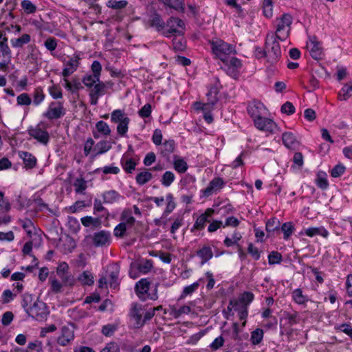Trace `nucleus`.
Listing matches in <instances>:
<instances>
[{"mask_svg":"<svg viewBox=\"0 0 352 352\" xmlns=\"http://www.w3.org/2000/svg\"><path fill=\"white\" fill-rule=\"evenodd\" d=\"M126 231V225L124 224V223L120 222L114 228L113 234L116 237L122 238L124 236Z\"/></svg>","mask_w":352,"mask_h":352,"instance_id":"nucleus-58","label":"nucleus"},{"mask_svg":"<svg viewBox=\"0 0 352 352\" xmlns=\"http://www.w3.org/2000/svg\"><path fill=\"white\" fill-rule=\"evenodd\" d=\"M280 226V222L276 218L270 219L266 223V230L268 232H274V230H278Z\"/></svg>","mask_w":352,"mask_h":352,"instance_id":"nucleus-53","label":"nucleus"},{"mask_svg":"<svg viewBox=\"0 0 352 352\" xmlns=\"http://www.w3.org/2000/svg\"><path fill=\"white\" fill-rule=\"evenodd\" d=\"M281 230L284 233V238L288 239L294 231V226L290 222L285 223L281 226Z\"/></svg>","mask_w":352,"mask_h":352,"instance_id":"nucleus-63","label":"nucleus"},{"mask_svg":"<svg viewBox=\"0 0 352 352\" xmlns=\"http://www.w3.org/2000/svg\"><path fill=\"white\" fill-rule=\"evenodd\" d=\"M214 213V210L211 208H208L204 214H201L199 217H197L193 228L196 230H202L204 228L206 223L209 221L208 218L212 216Z\"/></svg>","mask_w":352,"mask_h":352,"instance_id":"nucleus-19","label":"nucleus"},{"mask_svg":"<svg viewBox=\"0 0 352 352\" xmlns=\"http://www.w3.org/2000/svg\"><path fill=\"white\" fill-rule=\"evenodd\" d=\"M21 8L27 14H31L36 11V6L30 0H23L21 2Z\"/></svg>","mask_w":352,"mask_h":352,"instance_id":"nucleus-54","label":"nucleus"},{"mask_svg":"<svg viewBox=\"0 0 352 352\" xmlns=\"http://www.w3.org/2000/svg\"><path fill=\"white\" fill-rule=\"evenodd\" d=\"M225 339L222 336L216 338L210 344V348L213 351H217L223 346Z\"/></svg>","mask_w":352,"mask_h":352,"instance_id":"nucleus-60","label":"nucleus"},{"mask_svg":"<svg viewBox=\"0 0 352 352\" xmlns=\"http://www.w3.org/2000/svg\"><path fill=\"white\" fill-rule=\"evenodd\" d=\"M272 0H264L263 3V14L267 19L272 16Z\"/></svg>","mask_w":352,"mask_h":352,"instance_id":"nucleus-50","label":"nucleus"},{"mask_svg":"<svg viewBox=\"0 0 352 352\" xmlns=\"http://www.w3.org/2000/svg\"><path fill=\"white\" fill-rule=\"evenodd\" d=\"M305 233L309 237L320 235L327 238L329 235V232L324 227L309 228L305 230Z\"/></svg>","mask_w":352,"mask_h":352,"instance_id":"nucleus-27","label":"nucleus"},{"mask_svg":"<svg viewBox=\"0 0 352 352\" xmlns=\"http://www.w3.org/2000/svg\"><path fill=\"white\" fill-rule=\"evenodd\" d=\"M49 92L54 99H59L63 97L62 91L60 87L53 85L49 88Z\"/></svg>","mask_w":352,"mask_h":352,"instance_id":"nucleus-61","label":"nucleus"},{"mask_svg":"<svg viewBox=\"0 0 352 352\" xmlns=\"http://www.w3.org/2000/svg\"><path fill=\"white\" fill-rule=\"evenodd\" d=\"M166 200L167 201V204L166 209L164 212V214L168 215L175 209L176 204L174 201L173 195L170 193L166 195Z\"/></svg>","mask_w":352,"mask_h":352,"instance_id":"nucleus-46","label":"nucleus"},{"mask_svg":"<svg viewBox=\"0 0 352 352\" xmlns=\"http://www.w3.org/2000/svg\"><path fill=\"white\" fill-rule=\"evenodd\" d=\"M293 300L299 305H303L309 300L307 296L302 294L300 289H296L292 292Z\"/></svg>","mask_w":352,"mask_h":352,"instance_id":"nucleus-36","label":"nucleus"},{"mask_svg":"<svg viewBox=\"0 0 352 352\" xmlns=\"http://www.w3.org/2000/svg\"><path fill=\"white\" fill-rule=\"evenodd\" d=\"M19 156L23 160L26 168H33L36 164V157L26 151H19Z\"/></svg>","mask_w":352,"mask_h":352,"instance_id":"nucleus-22","label":"nucleus"},{"mask_svg":"<svg viewBox=\"0 0 352 352\" xmlns=\"http://www.w3.org/2000/svg\"><path fill=\"white\" fill-rule=\"evenodd\" d=\"M241 234L239 232H235L232 236V238L226 237L224 240V244L228 246H232L234 244H236L238 241L241 239Z\"/></svg>","mask_w":352,"mask_h":352,"instance_id":"nucleus-57","label":"nucleus"},{"mask_svg":"<svg viewBox=\"0 0 352 352\" xmlns=\"http://www.w3.org/2000/svg\"><path fill=\"white\" fill-rule=\"evenodd\" d=\"M352 96V85L351 86L344 85L338 93V99L340 100H346Z\"/></svg>","mask_w":352,"mask_h":352,"instance_id":"nucleus-44","label":"nucleus"},{"mask_svg":"<svg viewBox=\"0 0 352 352\" xmlns=\"http://www.w3.org/2000/svg\"><path fill=\"white\" fill-rule=\"evenodd\" d=\"M27 314L36 320H43L49 314L47 305L41 300H36L32 306L26 309Z\"/></svg>","mask_w":352,"mask_h":352,"instance_id":"nucleus-6","label":"nucleus"},{"mask_svg":"<svg viewBox=\"0 0 352 352\" xmlns=\"http://www.w3.org/2000/svg\"><path fill=\"white\" fill-rule=\"evenodd\" d=\"M175 180V175L171 171H166L161 179L162 184L164 186H169Z\"/></svg>","mask_w":352,"mask_h":352,"instance_id":"nucleus-48","label":"nucleus"},{"mask_svg":"<svg viewBox=\"0 0 352 352\" xmlns=\"http://www.w3.org/2000/svg\"><path fill=\"white\" fill-rule=\"evenodd\" d=\"M111 234L109 232L101 230L93 236V243L95 246H103L110 243Z\"/></svg>","mask_w":352,"mask_h":352,"instance_id":"nucleus-13","label":"nucleus"},{"mask_svg":"<svg viewBox=\"0 0 352 352\" xmlns=\"http://www.w3.org/2000/svg\"><path fill=\"white\" fill-rule=\"evenodd\" d=\"M129 118L126 116L123 111L120 109L114 110L111 113V120L113 123H118Z\"/></svg>","mask_w":352,"mask_h":352,"instance_id":"nucleus-38","label":"nucleus"},{"mask_svg":"<svg viewBox=\"0 0 352 352\" xmlns=\"http://www.w3.org/2000/svg\"><path fill=\"white\" fill-rule=\"evenodd\" d=\"M282 261V255L278 252H272L268 255V262L270 265L280 263Z\"/></svg>","mask_w":352,"mask_h":352,"instance_id":"nucleus-56","label":"nucleus"},{"mask_svg":"<svg viewBox=\"0 0 352 352\" xmlns=\"http://www.w3.org/2000/svg\"><path fill=\"white\" fill-rule=\"evenodd\" d=\"M82 82L86 87L91 88L100 82V78L93 74H87L83 77Z\"/></svg>","mask_w":352,"mask_h":352,"instance_id":"nucleus-45","label":"nucleus"},{"mask_svg":"<svg viewBox=\"0 0 352 352\" xmlns=\"http://www.w3.org/2000/svg\"><path fill=\"white\" fill-rule=\"evenodd\" d=\"M197 255L201 259V264H204L213 256L212 248L208 245H204L197 251Z\"/></svg>","mask_w":352,"mask_h":352,"instance_id":"nucleus-24","label":"nucleus"},{"mask_svg":"<svg viewBox=\"0 0 352 352\" xmlns=\"http://www.w3.org/2000/svg\"><path fill=\"white\" fill-rule=\"evenodd\" d=\"M264 54L267 62L270 64L276 63L280 57L281 50L279 42L272 32L267 35Z\"/></svg>","mask_w":352,"mask_h":352,"instance_id":"nucleus-2","label":"nucleus"},{"mask_svg":"<svg viewBox=\"0 0 352 352\" xmlns=\"http://www.w3.org/2000/svg\"><path fill=\"white\" fill-rule=\"evenodd\" d=\"M224 63V69L226 73L233 78H236L239 76V69L241 67V60L236 57H231L228 62Z\"/></svg>","mask_w":352,"mask_h":352,"instance_id":"nucleus-10","label":"nucleus"},{"mask_svg":"<svg viewBox=\"0 0 352 352\" xmlns=\"http://www.w3.org/2000/svg\"><path fill=\"white\" fill-rule=\"evenodd\" d=\"M8 38L0 41V52L2 57H12L11 50L7 43Z\"/></svg>","mask_w":352,"mask_h":352,"instance_id":"nucleus-51","label":"nucleus"},{"mask_svg":"<svg viewBox=\"0 0 352 352\" xmlns=\"http://www.w3.org/2000/svg\"><path fill=\"white\" fill-rule=\"evenodd\" d=\"M65 113L63 105L60 102H52L50 104L43 116L49 120L58 119Z\"/></svg>","mask_w":352,"mask_h":352,"instance_id":"nucleus-9","label":"nucleus"},{"mask_svg":"<svg viewBox=\"0 0 352 352\" xmlns=\"http://www.w3.org/2000/svg\"><path fill=\"white\" fill-rule=\"evenodd\" d=\"M174 168L178 173H184L188 169L187 163L182 159H177L174 161Z\"/></svg>","mask_w":352,"mask_h":352,"instance_id":"nucleus-49","label":"nucleus"},{"mask_svg":"<svg viewBox=\"0 0 352 352\" xmlns=\"http://www.w3.org/2000/svg\"><path fill=\"white\" fill-rule=\"evenodd\" d=\"M264 109L263 104L260 102H254L248 107V114L253 118L254 122L256 119L261 118L263 111Z\"/></svg>","mask_w":352,"mask_h":352,"instance_id":"nucleus-18","label":"nucleus"},{"mask_svg":"<svg viewBox=\"0 0 352 352\" xmlns=\"http://www.w3.org/2000/svg\"><path fill=\"white\" fill-rule=\"evenodd\" d=\"M44 98L45 95L43 94V89L41 87H38L34 90V92L33 103L35 105H38L43 102Z\"/></svg>","mask_w":352,"mask_h":352,"instance_id":"nucleus-55","label":"nucleus"},{"mask_svg":"<svg viewBox=\"0 0 352 352\" xmlns=\"http://www.w3.org/2000/svg\"><path fill=\"white\" fill-rule=\"evenodd\" d=\"M164 5L175 9L177 12H184L185 10L184 0H159Z\"/></svg>","mask_w":352,"mask_h":352,"instance_id":"nucleus-28","label":"nucleus"},{"mask_svg":"<svg viewBox=\"0 0 352 352\" xmlns=\"http://www.w3.org/2000/svg\"><path fill=\"white\" fill-rule=\"evenodd\" d=\"M175 142L173 140L165 141L161 146L160 151L162 155L164 157H168L170 153L174 151Z\"/></svg>","mask_w":352,"mask_h":352,"instance_id":"nucleus-33","label":"nucleus"},{"mask_svg":"<svg viewBox=\"0 0 352 352\" xmlns=\"http://www.w3.org/2000/svg\"><path fill=\"white\" fill-rule=\"evenodd\" d=\"M50 280L51 283L52 291L54 293L60 292L63 285H64L63 282L60 283L57 278L52 277H50Z\"/></svg>","mask_w":352,"mask_h":352,"instance_id":"nucleus-59","label":"nucleus"},{"mask_svg":"<svg viewBox=\"0 0 352 352\" xmlns=\"http://www.w3.org/2000/svg\"><path fill=\"white\" fill-rule=\"evenodd\" d=\"M316 183L320 188L327 189L329 186V183L326 174L322 172H319L316 179Z\"/></svg>","mask_w":352,"mask_h":352,"instance_id":"nucleus-42","label":"nucleus"},{"mask_svg":"<svg viewBox=\"0 0 352 352\" xmlns=\"http://www.w3.org/2000/svg\"><path fill=\"white\" fill-rule=\"evenodd\" d=\"M191 311V308L188 305H184L179 308H177L175 305L169 307V315L175 318H178L182 315L188 314Z\"/></svg>","mask_w":352,"mask_h":352,"instance_id":"nucleus-23","label":"nucleus"},{"mask_svg":"<svg viewBox=\"0 0 352 352\" xmlns=\"http://www.w3.org/2000/svg\"><path fill=\"white\" fill-rule=\"evenodd\" d=\"M120 220L122 223H124V224L126 226L129 225L130 226H133L135 221L130 209H125L123 210L120 216Z\"/></svg>","mask_w":352,"mask_h":352,"instance_id":"nucleus-31","label":"nucleus"},{"mask_svg":"<svg viewBox=\"0 0 352 352\" xmlns=\"http://www.w3.org/2000/svg\"><path fill=\"white\" fill-rule=\"evenodd\" d=\"M254 125L258 129L269 133H273L276 128V124L272 120L264 117L256 119Z\"/></svg>","mask_w":352,"mask_h":352,"instance_id":"nucleus-12","label":"nucleus"},{"mask_svg":"<svg viewBox=\"0 0 352 352\" xmlns=\"http://www.w3.org/2000/svg\"><path fill=\"white\" fill-rule=\"evenodd\" d=\"M224 182L220 177L213 179L208 184V186L203 190L204 195L208 197L214 192L220 190L223 186Z\"/></svg>","mask_w":352,"mask_h":352,"instance_id":"nucleus-17","label":"nucleus"},{"mask_svg":"<svg viewBox=\"0 0 352 352\" xmlns=\"http://www.w3.org/2000/svg\"><path fill=\"white\" fill-rule=\"evenodd\" d=\"M133 264L135 265V268H137L138 272L141 274H146L153 267L152 261L150 260H145L141 263Z\"/></svg>","mask_w":352,"mask_h":352,"instance_id":"nucleus-35","label":"nucleus"},{"mask_svg":"<svg viewBox=\"0 0 352 352\" xmlns=\"http://www.w3.org/2000/svg\"><path fill=\"white\" fill-rule=\"evenodd\" d=\"M153 178V175L148 170L142 171L136 175L135 180L139 185H144Z\"/></svg>","mask_w":352,"mask_h":352,"instance_id":"nucleus-34","label":"nucleus"},{"mask_svg":"<svg viewBox=\"0 0 352 352\" xmlns=\"http://www.w3.org/2000/svg\"><path fill=\"white\" fill-rule=\"evenodd\" d=\"M150 28L166 37L176 36L184 34V23H149Z\"/></svg>","mask_w":352,"mask_h":352,"instance_id":"nucleus-3","label":"nucleus"},{"mask_svg":"<svg viewBox=\"0 0 352 352\" xmlns=\"http://www.w3.org/2000/svg\"><path fill=\"white\" fill-rule=\"evenodd\" d=\"M264 332L261 329L257 328L251 333L250 341L252 344H260L263 338Z\"/></svg>","mask_w":352,"mask_h":352,"instance_id":"nucleus-37","label":"nucleus"},{"mask_svg":"<svg viewBox=\"0 0 352 352\" xmlns=\"http://www.w3.org/2000/svg\"><path fill=\"white\" fill-rule=\"evenodd\" d=\"M96 128L100 134L108 136L111 134V130L109 126L104 121H98L96 124Z\"/></svg>","mask_w":352,"mask_h":352,"instance_id":"nucleus-41","label":"nucleus"},{"mask_svg":"<svg viewBox=\"0 0 352 352\" xmlns=\"http://www.w3.org/2000/svg\"><path fill=\"white\" fill-rule=\"evenodd\" d=\"M144 313V309L141 305L135 304L133 305L130 314L135 320L138 327H141L144 324V321H142V318Z\"/></svg>","mask_w":352,"mask_h":352,"instance_id":"nucleus-20","label":"nucleus"},{"mask_svg":"<svg viewBox=\"0 0 352 352\" xmlns=\"http://www.w3.org/2000/svg\"><path fill=\"white\" fill-rule=\"evenodd\" d=\"M75 187V192L79 194H85V190L87 188V182L82 178H77L74 182Z\"/></svg>","mask_w":352,"mask_h":352,"instance_id":"nucleus-40","label":"nucleus"},{"mask_svg":"<svg viewBox=\"0 0 352 352\" xmlns=\"http://www.w3.org/2000/svg\"><path fill=\"white\" fill-rule=\"evenodd\" d=\"M111 148V143L107 140H102L98 142L94 147L93 151L95 155H101Z\"/></svg>","mask_w":352,"mask_h":352,"instance_id":"nucleus-26","label":"nucleus"},{"mask_svg":"<svg viewBox=\"0 0 352 352\" xmlns=\"http://www.w3.org/2000/svg\"><path fill=\"white\" fill-rule=\"evenodd\" d=\"M56 274L60 278L65 286H73L76 283V279L69 272V265L67 263H60L56 268Z\"/></svg>","mask_w":352,"mask_h":352,"instance_id":"nucleus-8","label":"nucleus"},{"mask_svg":"<svg viewBox=\"0 0 352 352\" xmlns=\"http://www.w3.org/2000/svg\"><path fill=\"white\" fill-rule=\"evenodd\" d=\"M211 51L216 58L223 63L228 62L232 55L236 54L235 48L232 45L227 43L220 38H213L209 41Z\"/></svg>","mask_w":352,"mask_h":352,"instance_id":"nucleus-1","label":"nucleus"},{"mask_svg":"<svg viewBox=\"0 0 352 352\" xmlns=\"http://www.w3.org/2000/svg\"><path fill=\"white\" fill-rule=\"evenodd\" d=\"M121 164L123 169L129 173H131L132 171L135 170L136 166L135 160L127 157L126 155H124L122 157Z\"/></svg>","mask_w":352,"mask_h":352,"instance_id":"nucleus-29","label":"nucleus"},{"mask_svg":"<svg viewBox=\"0 0 352 352\" xmlns=\"http://www.w3.org/2000/svg\"><path fill=\"white\" fill-rule=\"evenodd\" d=\"M128 5V1L126 0H109L107 6L114 10H122Z\"/></svg>","mask_w":352,"mask_h":352,"instance_id":"nucleus-39","label":"nucleus"},{"mask_svg":"<svg viewBox=\"0 0 352 352\" xmlns=\"http://www.w3.org/2000/svg\"><path fill=\"white\" fill-rule=\"evenodd\" d=\"M80 57L78 54H74L70 57L68 61L64 63L65 67L62 72L63 77H69L72 75L78 67Z\"/></svg>","mask_w":352,"mask_h":352,"instance_id":"nucleus-11","label":"nucleus"},{"mask_svg":"<svg viewBox=\"0 0 352 352\" xmlns=\"http://www.w3.org/2000/svg\"><path fill=\"white\" fill-rule=\"evenodd\" d=\"M130 122V119L128 118L126 120H122V122H118L117 126V132L120 136H125L129 129V124Z\"/></svg>","mask_w":352,"mask_h":352,"instance_id":"nucleus-47","label":"nucleus"},{"mask_svg":"<svg viewBox=\"0 0 352 352\" xmlns=\"http://www.w3.org/2000/svg\"><path fill=\"white\" fill-rule=\"evenodd\" d=\"M119 267L116 265H111L107 272V280L112 288H116L119 285L118 276H119Z\"/></svg>","mask_w":352,"mask_h":352,"instance_id":"nucleus-16","label":"nucleus"},{"mask_svg":"<svg viewBox=\"0 0 352 352\" xmlns=\"http://www.w3.org/2000/svg\"><path fill=\"white\" fill-rule=\"evenodd\" d=\"M345 169L346 168L344 165L340 164H337L332 168L331 171V175L333 177H338L344 173Z\"/></svg>","mask_w":352,"mask_h":352,"instance_id":"nucleus-62","label":"nucleus"},{"mask_svg":"<svg viewBox=\"0 0 352 352\" xmlns=\"http://www.w3.org/2000/svg\"><path fill=\"white\" fill-rule=\"evenodd\" d=\"M30 41V36L28 34H23L20 38L11 40L14 47H21L23 45Z\"/></svg>","mask_w":352,"mask_h":352,"instance_id":"nucleus-43","label":"nucleus"},{"mask_svg":"<svg viewBox=\"0 0 352 352\" xmlns=\"http://www.w3.org/2000/svg\"><path fill=\"white\" fill-rule=\"evenodd\" d=\"M306 48L314 59L320 60L322 58L324 54L322 43L318 41L316 36H309Z\"/></svg>","mask_w":352,"mask_h":352,"instance_id":"nucleus-5","label":"nucleus"},{"mask_svg":"<svg viewBox=\"0 0 352 352\" xmlns=\"http://www.w3.org/2000/svg\"><path fill=\"white\" fill-rule=\"evenodd\" d=\"M28 134L38 142L46 144L50 139V135L43 122L38 123L35 126H30L28 129Z\"/></svg>","mask_w":352,"mask_h":352,"instance_id":"nucleus-7","label":"nucleus"},{"mask_svg":"<svg viewBox=\"0 0 352 352\" xmlns=\"http://www.w3.org/2000/svg\"><path fill=\"white\" fill-rule=\"evenodd\" d=\"M28 349L32 352H41L43 351V344L41 341L35 340L28 344Z\"/></svg>","mask_w":352,"mask_h":352,"instance_id":"nucleus-64","label":"nucleus"},{"mask_svg":"<svg viewBox=\"0 0 352 352\" xmlns=\"http://www.w3.org/2000/svg\"><path fill=\"white\" fill-rule=\"evenodd\" d=\"M74 338V329L71 327L64 326L61 329V334L58 338V343L66 346Z\"/></svg>","mask_w":352,"mask_h":352,"instance_id":"nucleus-14","label":"nucleus"},{"mask_svg":"<svg viewBox=\"0 0 352 352\" xmlns=\"http://www.w3.org/2000/svg\"><path fill=\"white\" fill-rule=\"evenodd\" d=\"M149 287L150 282L147 278H142L136 283L135 290L139 298L142 300H146L148 298L155 300L157 298V287H155L153 293L148 294Z\"/></svg>","mask_w":352,"mask_h":352,"instance_id":"nucleus-4","label":"nucleus"},{"mask_svg":"<svg viewBox=\"0 0 352 352\" xmlns=\"http://www.w3.org/2000/svg\"><path fill=\"white\" fill-rule=\"evenodd\" d=\"M105 87V85L100 82L94 85L89 93L91 104H97L99 97L104 94Z\"/></svg>","mask_w":352,"mask_h":352,"instance_id":"nucleus-15","label":"nucleus"},{"mask_svg":"<svg viewBox=\"0 0 352 352\" xmlns=\"http://www.w3.org/2000/svg\"><path fill=\"white\" fill-rule=\"evenodd\" d=\"M104 202L106 204H112L119 200L120 195L114 190L104 192L102 195Z\"/></svg>","mask_w":352,"mask_h":352,"instance_id":"nucleus-30","label":"nucleus"},{"mask_svg":"<svg viewBox=\"0 0 352 352\" xmlns=\"http://www.w3.org/2000/svg\"><path fill=\"white\" fill-rule=\"evenodd\" d=\"M290 30L289 23H280L278 24L276 34H274L276 40L283 41L286 39L289 35Z\"/></svg>","mask_w":352,"mask_h":352,"instance_id":"nucleus-25","label":"nucleus"},{"mask_svg":"<svg viewBox=\"0 0 352 352\" xmlns=\"http://www.w3.org/2000/svg\"><path fill=\"white\" fill-rule=\"evenodd\" d=\"M282 140L283 144L289 149H296L299 145L294 135L291 132H285L282 135Z\"/></svg>","mask_w":352,"mask_h":352,"instance_id":"nucleus-21","label":"nucleus"},{"mask_svg":"<svg viewBox=\"0 0 352 352\" xmlns=\"http://www.w3.org/2000/svg\"><path fill=\"white\" fill-rule=\"evenodd\" d=\"M199 285V283L195 282L190 285L185 287L179 298L183 299L186 296L192 294L195 291H196L198 289Z\"/></svg>","mask_w":352,"mask_h":352,"instance_id":"nucleus-52","label":"nucleus"},{"mask_svg":"<svg viewBox=\"0 0 352 352\" xmlns=\"http://www.w3.org/2000/svg\"><path fill=\"white\" fill-rule=\"evenodd\" d=\"M78 280L84 285H92L94 283V277L89 271L83 272L78 278Z\"/></svg>","mask_w":352,"mask_h":352,"instance_id":"nucleus-32","label":"nucleus"}]
</instances>
